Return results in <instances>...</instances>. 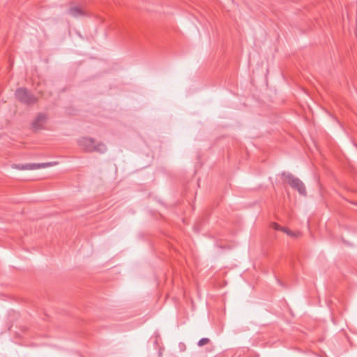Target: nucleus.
<instances>
[{
  "mask_svg": "<svg viewBox=\"0 0 357 357\" xmlns=\"http://www.w3.org/2000/svg\"><path fill=\"white\" fill-rule=\"evenodd\" d=\"M161 352H159V356L161 357Z\"/></svg>",
  "mask_w": 357,
  "mask_h": 357,
  "instance_id": "obj_11",
  "label": "nucleus"
},
{
  "mask_svg": "<svg viewBox=\"0 0 357 357\" xmlns=\"http://www.w3.org/2000/svg\"><path fill=\"white\" fill-rule=\"evenodd\" d=\"M79 146L86 152H98L104 153L107 151L105 144L99 142L95 144V139L91 137H83L78 139Z\"/></svg>",
  "mask_w": 357,
  "mask_h": 357,
  "instance_id": "obj_2",
  "label": "nucleus"
},
{
  "mask_svg": "<svg viewBox=\"0 0 357 357\" xmlns=\"http://www.w3.org/2000/svg\"><path fill=\"white\" fill-rule=\"evenodd\" d=\"M194 230L195 232L198 233L201 230V226H200V223H196L195 225H194Z\"/></svg>",
  "mask_w": 357,
  "mask_h": 357,
  "instance_id": "obj_9",
  "label": "nucleus"
},
{
  "mask_svg": "<svg viewBox=\"0 0 357 357\" xmlns=\"http://www.w3.org/2000/svg\"><path fill=\"white\" fill-rule=\"evenodd\" d=\"M55 162H42V163H26L15 165V168L19 170H34L40 168H46L55 165Z\"/></svg>",
  "mask_w": 357,
  "mask_h": 357,
  "instance_id": "obj_4",
  "label": "nucleus"
},
{
  "mask_svg": "<svg viewBox=\"0 0 357 357\" xmlns=\"http://www.w3.org/2000/svg\"><path fill=\"white\" fill-rule=\"evenodd\" d=\"M68 13L74 17H79L87 15L84 10L77 6L70 8L68 9Z\"/></svg>",
  "mask_w": 357,
  "mask_h": 357,
  "instance_id": "obj_6",
  "label": "nucleus"
},
{
  "mask_svg": "<svg viewBox=\"0 0 357 357\" xmlns=\"http://www.w3.org/2000/svg\"><path fill=\"white\" fill-rule=\"evenodd\" d=\"M47 115L45 113H39L31 123L32 129L39 130L44 128V126L47 121Z\"/></svg>",
  "mask_w": 357,
  "mask_h": 357,
  "instance_id": "obj_5",
  "label": "nucleus"
},
{
  "mask_svg": "<svg viewBox=\"0 0 357 357\" xmlns=\"http://www.w3.org/2000/svg\"><path fill=\"white\" fill-rule=\"evenodd\" d=\"M15 96L18 100L28 105H33L37 102V98L25 88L17 89Z\"/></svg>",
  "mask_w": 357,
  "mask_h": 357,
  "instance_id": "obj_3",
  "label": "nucleus"
},
{
  "mask_svg": "<svg viewBox=\"0 0 357 357\" xmlns=\"http://www.w3.org/2000/svg\"><path fill=\"white\" fill-rule=\"evenodd\" d=\"M210 341V340L207 337H203V338H201L199 341H198V346L199 347H202L205 344H206L207 343H208Z\"/></svg>",
  "mask_w": 357,
  "mask_h": 357,
  "instance_id": "obj_8",
  "label": "nucleus"
},
{
  "mask_svg": "<svg viewBox=\"0 0 357 357\" xmlns=\"http://www.w3.org/2000/svg\"><path fill=\"white\" fill-rule=\"evenodd\" d=\"M178 348L181 351H184L185 350V345L183 342H180L178 344Z\"/></svg>",
  "mask_w": 357,
  "mask_h": 357,
  "instance_id": "obj_10",
  "label": "nucleus"
},
{
  "mask_svg": "<svg viewBox=\"0 0 357 357\" xmlns=\"http://www.w3.org/2000/svg\"><path fill=\"white\" fill-rule=\"evenodd\" d=\"M273 227L274 229H276V230H282L283 231L284 233H286L288 236H292V237H296L297 236V235L296 234V233L291 231V230L288 229H286V228H282V227H280L279 225H278L277 223H273Z\"/></svg>",
  "mask_w": 357,
  "mask_h": 357,
  "instance_id": "obj_7",
  "label": "nucleus"
},
{
  "mask_svg": "<svg viewBox=\"0 0 357 357\" xmlns=\"http://www.w3.org/2000/svg\"><path fill=\"white\" fill-rule=\"evenodd\" d=\"M281 179L284 185H288L293 190L297 192L301 197L307 196L305 183L297 176L288 172L281 173Z\"/></svg>",
  "mask_w": 357,
  "mask_h": 357,
  "instance_id": "obj_1",
  "label": "nucleus"
}]
</instances>
